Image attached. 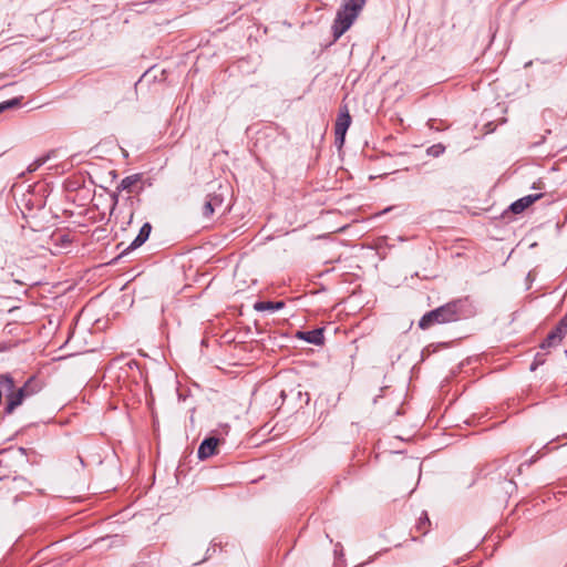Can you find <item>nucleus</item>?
<instances>
[{"mask_svg": "<svg viewBox=\"0 0 567 567\" xmlns=\"http://www.w3.org/2000/svg\"><path fill=\"white\" fill-rule=\"evenodd\" d=\"M465 299L450 301L434 310L426 312L419 321V327L423 330L435 324L451 323L465 316Z\"/></svg>", "mask_w": 567, "mask_h": 567, "instance_id": "obj_1", "label": "nucleus"}, {"mask_svg": "<svg viewBox=\"0 0 567 567\" xmlns=\"http://www.w3.org/2000/svg\"><path fill=\"white\" fill-rule=\"evenodd\" d=\"M367 0H343L337 12L332 31L334 40L339 39L353 24L359 13L363 9Z\"/></svg>", "mask_w": 567, "mask_h": 567, "instance_id": "obj_2", "label": "nucleus"}, {"mask_svg": "<svg viewBox=\"0 0 567 567\" xmlns=\"http://www.w3.org/2000/svg\"><path fill=\"white\" fill-rule=\"evenodd\" d=\"M350 124H351V116L348 113V111H346L344 113H340L337 118L336 126H334L336 140L340 146L344 142V136H346V133H347Z\"/></svg>", "mask_w": 567, "mask_h": 567, "instance_id": "obj_3", "label": "nucleus"}, {"mask_svg": "<svg viewBox=\"0 0 567 567\" xmlns=\"http://www.w3.org/2000/svg\"><path fill=\"white\" fill-rule=\"evenodd\" d=\"M219 444V439L216 437H207L205 439L197 451L198 458L206 460L213 456L216 453L217 445Z\"/></svg>", "mask_w": 567, "mask_h": 567, "instance_id": "obj_4", "label": "nucleus"}, {"mask_svg": "<svg viewBox=\"0 0 567 567\" xmlns=\"http://www.w3.org/2000/svg\"><path fill=\"white\" fill-rule=\"evenodd\" d=\"M151 230H152L151 224L150 223H145L141 227L138 235L131 243V245L122 251L121 256L126 254L130 250H133V249H136V248L141 247L148 239Z\"/></svg>", "mask_w": 567, "mask_h": 567, "instance_id": "obj_5", "label": "nucleus"}, {"mask_svg": "<svg viewBox=\"0 0 567 567\" xmlns=\"http://www.w3.org/2000/svg\"><path fill=\"white\" fill-rule=\"evenodd\" d=\"M540 197H542V194H530V195L524 196V197L517 199L516 202H514L509 208L514 214H520L526 208H528L532 204H534L536 200H538Z\"/></svg>", "mask_w": 567, "mask_h": 567, "instance_id": "obj_6", "label": "nucleus"}, {"mask_svg": "<svg viewBox=\"0 0 567 567\" xmlns=\"http://www.w3.org/2000/svg\"><path fill=\"white\" fill-rule=\"evenodd\" d=\"M298 337L301 340L307 341L308 343H312L316 346L323 343V329H313L309 331L298 332Z\"/></svg>", "mask_w": 567, "mask_h": 567, "instance_id": "obj_7", "label": "nucleus"}, {"mask_svg": "<svg viewBox=\"0 0 567 567\" xmlns=\"http://www.w3.org/2000/svg\"><path fill=\"white\" fill-rule=\"evenodd\" d=\"M24 396H25L24 388H20L18 391L12 392L8 396L6 412L8 414H11L16 408H18L20 404H22Z\"/></svg>", "mask_w": 567, "mask_h": 567, "instance_id": "obj_8", "label": "nucleus"}, {"mask_svg": "<svg viewBox=\"0 0 567 567\" xmlns=\"http://www.w3.org/2000/svg\"><path fill=\"white\" fill-rule=\"evenodd\" d=\"M223 204V198L218 195H208L207 199L203 206V216L209 218L216 207H220Z\"/></svg>", "mask_w": 567, "mask_h": 567, "instance_id": "obj_9", "label": "nucleus"}, {"mask_svg": "<svg viewBox=\"0 0 567 567\" xmlns=\"http://www.w3.org/2000/svg\"><path fill=\"white\" fill-rule=\"evenodd\" d=\"M564 337L557 332L555 329L550 331L547 336V338L542 342L540 348L542 349H549L555 348L560 344Z\"/></svg>", "mask_w": 567, "mask_h": 567, "instance_id": "obj_10", "label": "nucleus"}, {"mask_svg": "<svg viewBox=\"0 0 567 567\" xmlns=\"http://www.w3.org/2000/svg\"><path fill=\"white\" fill-rule=\"evenodd\" d=\"M285 307L284 301H258L255 303L254 309L257 311H276Z\"/></svg>", "mask_w": 567, "mask_h": 567, "instance_id": "obj_11", "label": "nucleus"}, {"mask_svg": "<svg viewBox=\"0 0 567 567\" xmlns=\"http://www.w3.org/2000/svg\"><path fill=\"white\" fill-rule=\"evenodd\" d=\"M138 179H140V177L136 174L126 176L125 178H123L121 181L120 185L117 186V189L126 190V192L131 193L133 189V186L138 182Z\"/></svg>", "mask_w": 567, "mask_h": 567, "instance_id": "obj_12", "label": "nucleus"}, {"mask_svg": "<svg viewBox=\"0 0 567 567\" xmlns=\"http://www.w3.org/2000/svg\"><path fill=\"white\" fill-rule=\"evenodd\" d=\"M21 100H22V97H13L11 100L1 102L0 103V113L4 112L7 110H10V109L20 106Z\"/></svg>", "mask_w": 567, "mask_h": 567, "instance_id": "obj_13", "label": "nucleus"}, {"mask_svg": "<svg viewBox=\"0 0 567 567\" xmlns=\"http://www.w3.org/2000/svg\"><path fill=\"white\" fill-rule=\"evenodd\" d=\"M445 152V146L441 143L434 144L426 150L427 155L439 157Z\"/></svg>", "mask_w": 567, "mask_h": 567, "instance_id": "obj_14", "label": "nucleus"}, {"mask_svg": "<svg viewBox=\"0 0 567 567\" xmlns=\"http://www.w3.org/2000/svg\"><path fill=\"white\" fill-rule=\"evenodd\" d=\"M555 330L559 332L563 337L567 334V313L559 320Z\"/></svg>", "mask_w": 567, "mask_h": 567, "instance_id": "obj_15", "label": "nucleus"}, {"mask_svg": "<svg viewBox=\"0 0 567 567\" xmlns=\"http://www.w3.org/2000/svg\"><path fill=\"white\" fill-rule=\"evenodd\" d=\"M0 384H7L11 389L13 388V380L9 375H0Z\"/></svg>", "mask_w": 567, "mask_h": 567, "instance_id": "obj_16", "label": "nucleus"}]
</instances>
